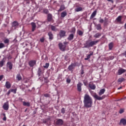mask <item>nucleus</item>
Instances as JSON below:
<instances>
[{
    "mask_svg": "<svg viewBox=\"0 0 126 126\" xmlns=\"http://www.w3.org/2000/svg\"><path fill=\"white\" fill-rule=\"evenodd\" d=\"M84 104L85 108H91L93 104V100L92 97L89 96V94H85L84 97Z\"/></svg>",
    "mask_w": 126,
    "mask_h": 126,
    "instance_id": "nucleus-1",
    "label": "nucleus"
},
{
    "mask_svg": "<svg viewBox=\"0 0 126 126\" xmlns=\"http://www.w3.org/2000/svg\"><path fill=\"white\" fill-rule=\"evenodd\" d=\"M99 40H94L93 41L92 39H89L86 41L85 43H84V48H91V47H93V46H95L97 45L98 43L99 42Z\"/></svg>",
    "mask_w": 126,
    "mask_h": 126,
    "instance_id": "nucleus-2",
    "label": "nucleus"
},
{
    "mask_svg": "<svg viewBox=\"0 0 126 126\" xmlns=\"http://www.w3.org/2000/svg\"><path fill=\"white\" fill-rule=\"evenodd\" d=\"M55 125L58 126H62L63 125V120L61 119H56V121L55 122Z\"/></svg>",
    "mask_w": 126,
    "mask_h": 126,
    "instance_id": "nucleus-3",
    "label": "nucleus"
},
{
    "mask_svg": "<svg viewBox=\"0 0 126 126\" xmlns=\"http://www.w3.org/2000/svg\"><path fill=\"white\" fill-rule=\"evenodd\" d=\"M59 47L61 51L64 52V51H65V48H66V45L63 44L62 43H60L59 44Z\"/></svg>",
    "mask_w": 126,
    "mask_h": 126,
    "instance_id": "nucleus-4",
    "label": "nucleus"
},
{
    "mask_svg": "<svg viewBox=\"0 0 126 126\" xmlns=\"http://www.w3.org/2000/svg\"><path fill=\"white\" fill-rule=\"evenodd\" d=\"M19 25V24H18V22L16 21H14L12 24V29L13 30H15L17 27H18Z\"/></svg>",
    "mask_w": 126,
    "mask_h": 126,
    "instance_id": "nucleus-5",
    "label": "nucleus"
},
{
    "mask_svg": "<svg viewBox=\"0 0 126 126\" xmlns=\"http://www.w3.org/2000/svg\"><path fill=\"white\" fill-rule=\"evenodd\" d=\"M75 63H72L68 67V69L70 71H72L73 69H74V67H75Z\"/></svg>",
    "mask_w": 126,
    "mask_h": 126,
    "instance_id": "nucleus-6",
    "label": "nucleus"
},
{
    "mask_svg": "<svg viewBox=\"0 0 126 126\" xmlns=\"http://www.w3.org/2000/svg\"><path fill=\"white\" fill-rule=\"evenodd\" d=\"M66 33V32H65V31H63V30L60 31L59 32V35L60 36V38H63V37H65Z\"/></svg>",
    "mask_w": 126,
    "mask_h": 126,
    "instance_id": "nucleus-7",
    "label": "nucleus"
},
{
    "mask_svg": "<svg viewBox=\"0 0 126 126\" xmlns=\"http://www.w3.org/2000/svg\"><path fill=\"white\" fill-rule=\"evenodd\" d=\"M9 108V105L8 102H5L3 105V108L5 111H7Z\"/></svg>",
    "mask_w": 126,
    "mask_h": 126,
    "instance_id": "nucleus-8",
    "label": "nucleus"
},
{
    "mask_svg": "<svg viewBox=\"0 0 126 126\" xmlns=\"http://www.w3.org/2000/svg\"><path fill=\"white\" fill-rule=\"evenodd\" d=\"M29 64L31 67H33L35 64H36V61L35 60H32L29 62Z\"/></svg>",
    "mask_w": 126,
    "mask_h": 126,
    "instance_id": "nucleus-9",
    "label": "nucleus"
},
{
    "mask_svg": "<svg viewBox=\"0 0 126 126\" xmlns=\"http://www.w3.org/2000/svg\"><path fill=\"white\" fill-rule=\"evenodd\" d=\"M83 85V84L80 82H79L77 85V90L79 92H81V87Z\"/></svg>",
    "mask_w": 126,
    "mask_h": 126,
    "instance_id": "nucleus-10",
    "label": "nucleus"
},
{
    "mask_svg": "<svg viewBox=\"0 0 126 126\" xmlns=\"http://www.w3.org/2000/svg\"><path fill=\"white\" fill-rule=\"evenodd\" d=\"M94 98H95V99H96V100H103V99H104L105 98V96H99L98 95H97L96 94H94Z\"/></svg>",
    "mask_w": 126,
    "mask_h": 126,
    "instance_id": "nucleus-11",
    "label": "nucleus"
},
{
    "mask_svg": "<svg viewBox=\"0 0 126 126\" xmlns=\"http://www.w3.org/2000/svg\"><path fill=\"white\" fill-rule=\"evenodd\" d=\"M122 124L123 126H126V119H125L124 118L121 119L119 123V125H122Z\"/></svg>",
    "mask_w": 126,
    "mask_h": 126,
    "instance_id": "nucleus-12",
    "label": "nucleus"
},
{
    "mask_svg": "<svg viewBox=\"0 0 126 126\" xmlns=\"http://www.w3.org/2000/svg\"><path fill=\"white\" fill-rule=\"evenodd\" d=\"M43 72V71L42 70V68L39 67L38 68V71H37V74L39 77L41 76L42 75Z\"/></svg>",
    "mask_w": 126,
    "mask_h": 126,
    "instance_id": "nucleus-13",
    "label": "nucleus"
},
{
    "mask_svg": "<svg viewBox=\"0 0 126 126\" xmlns=\"http://www.w3.org/2000/svg\"><path fill=\"white\" fill-rule=\"evenodd\" d=\"M31 25H32V32H34V31H35V29H36V24L34 22H32L31 23Z\"/></svg>",
    "mask_w": 126,
    "mask_h": 126,
    "instance_id": "nucleus-14",
    "label": "nucleus"
},
{
    "mask_svg": "<svg viewBox=\"0 0 126 126\" xmlns=\"http://www.w3.org/2000/svg\"><path fill=\"white\" fill-rule=\"evenodd\" d=\"M126 70L125 69H119L118 71V75H121V74H123L124 72H126Z\"/></svg>",
    "mask_w": 126,
    "mask_h": 126,
    "instance_id": "nucleus-15",
    "label": "nucleus"
},
{
    "mask_svg": "<svg viewBox=\"0 0 126 126\" xmlns=\"http://www.w3.org/2000/svg\"><path fill=\"white\" fill-rule=\"evenodd\" d=\"M48 35L49 36V39L50 41H52L54 39V34H53L52 32H49L48 33Z\"/></svg>",
    "mask_w": 126,
    "mask_h": 126,
    "instance_id": "nucleus-16",
    "label": "nucleus"
},
{
    "mask_svg": "<svg viewBox=\"0 0 126 126\" xmlns=\"http://www.w3.org/2000/svg\"><path fill=\"white\" fill-rule=\"evenodd\" d=\"M73 38H74V34L71 33L68 35L67 40L68 41H72V40H73Z\"/></svg>",
    "mask_w": 126,
    "mask_h": 126,
    "instance_id": "nucleus-17",
    "label": "nucleus"
},
{
    "mask_svg": "<svg viewBox=\"0 0 126 126\" xmlns=\"http://www.w3.org/2000/svg\"><path fill=\"white\" fill-rule=\"evenodd\" d=\"M89 87L91 89H92V90H95V89H96V86L93 84H89Z\"/></svg>",
    "mask_w": 126,
    "mask_h": 126,
    "instance_id": "nucleus-18",
    "label": "nucleus"
},
{
    "mask_svg": "<svg viewBox=\"0 0 126 126\" xmlns=\"http://www.w3.org/2000/svg\"><path fill=\"white\" fill-rule=\"evenodd\" d=\"M47 20L49 22L53 20V16L51 14H48L47 16Z\"/></svg>",
    "mask_w": 126,
    "mask_h": 126,
    "instance_id": "nucleus-19",
    "label": "nucleus"
},
{
    "mask_svg": "<svg viewBox=\"0 0 126 126\" xmlns=\"http://www.w3.org/2000/svg\"><path fill=\"white\" fill-rule=\"evenodd\" d=\"M82 10H83V9L82 8V7L80 6H78L76 8H75V11H76V12H79V11H82Z\"/></svg>",
    "mask_w": 126,
    "mask_h": 126,
    "instance_id": "nucleus-20",
    "label": "nucleus"
},
{
    "mask_svg": "<svg viewBox=\"0 0 126 126\" xmlns=\"http://www.w3.org/2000/svg\"><path fill=\"white\" fill-rule=\"evenodd\" d=\"M16 79L18 80V81H20V80L22 79V77H21V75L19 73L17 74Z\"/></svg>",
    "mask_w": 126,
    "mask_h": 126,
    "instance_id": "nucleus-21",
    "label": "nucleus"
},
{
    "mask_svg": "<svg viewBox=\"0 0 126 126\" xmlns=\"http://www.w3.org/2000/svg\"><path fill=\"white\" fill-rule=\"evenodd\" d=\"M96 14H97V10H94L92 14L90 19H92L94 17H95L96 16Z\"/></svg>",
    "mask_w": 126,
    "mask_h": 126,
    "instance_id": "nucleus-22",
    "label": "nucleus"
},
{
    "mask_svg": "<svg viewBox=\"0 0 126 126\" xmlns=\"http://www.w3.org/2000/svg\"><path fill=\"white\" fill-rule=\"evenodd\" d=\"M108 47H109V50H111L113 49V48H114V42H110L108 44Z\"/></svg>",
    "mask_w": 126,
    "mask_h": 126,
    "instance_id": "nucleus-23",
    "label": "nucleus"
},
{
    "mask_svg": "<svg viewBox=\"0 0 126 126\" xmlns=\"http://www.w3.org/2000/svg\"><path fill=\"white\" fill-rule=\"evenodd\" d=\"M5 87L6 88H7V89H9V88L11 87V85L10 84V83L8 81L6 82Z\"/></svg>",
    "mask_w": 126,
    "mask_h": 126,
    "instance_id": "nucleus-24",
    "label": "nucleus"
},
{
    "mask_svg": "<svg viewBox=\"0 0 126 126\" xmlns=\"http://www.w3.org/2000/svg\"><path fill=\"white\" fill-rule=\"evenodd\" d=\"M23 106H27V107H30L31 106L30 102H26V101L23 102Z\"/></svg>",
    "mask_w": 126,
    "mask_h": 126,
    "instance_id": "nucleus-25",
    "label": "nucleus"
},
{
    "mask_svg": "<svg viewBox=\"0 0 126 126\" xmlns=\"http://www.w3.org/2000/svg\"><path fill=\"white\" fill-rule=\"evenodd\" d=\"M64 9H65V6H64V5H62L60 6V8L59 9L58 12H61V11L64 10Z\"/></svg>",
    "mask_w": 126,
    "mask_h": 126,
    "instance_id": "nucleus-26",
    "label": "nucleus"
},
{
    "mask_svg": "<svg viewBox=\"0 0 126 126\" xmlns=\"http://www.w3.org/2000/svg\"><path fill=\"white\" fill-rule=\"evenodd\" d=\"M76 31V29H75V28L73 27L71 29V30L69 31L70 33H72L73 35L75 34V32Z\"/></svg>",
    "mask_w": 126,
    "mask_h": 126,
    "instance_id": "nucleus-27",
    "label": "nucleus"
},
{
    "mask_svg": "<svg viewBox=\"0 0 126 126\" xmlns=\"http://www.w3.org/2000/svg\"><path fill=\"white\" fill-rule=\"evenodd\" d=\"M105 91H106L105 89H102L100 90L99 91V92L98 93V94L99 95V96H101V95H103V94L104 93H105Z\"/></svg>",
    "mask_w": 126,
    "mask_h": 126,
    "instance_id": "nucleus-28",
    "label": "nucleus"
},
{
    "mask_svg": "<svg viewBox=\"0 0 126 126\" xmlns=\"http://www.w3.org/2000/svg\"><path fill=\"white\" fill-rule=\"evenodd\" d=\"M66 15H67V13H66V11H63L62 13H61V17L63 18L65 17Z\"/></svg>",
    "mask_w": 126,
    "mask_h": 126,
    "instance_id": "nucleus-29",
    "label": "nucleus"
},
{
    "mask_svg": "<svg viewBox=\"0 0 126 126\" xmlns=\"http://www.w3.org/2000/svg\"><path fill=\"white\" fill-rule=\"evenodd\" d=\"M101 35H102L101 34V33L97 32L95 35H94V38H99V37H101Z\"/></svg>",
    "mask_w": 126,
    "mask_h": 126,
    "instance_id": "nucleus-30",
    "label": "nucleus"
},
{
    "mask_svg": "<svg viewBox=\"0 0 126 126\" xmlns=\"http://www.w3.org/2000/svg\"><path fill=\"white\" fill-rule=\"evenodd\" d=\"M7 65H8V66L9 68V69H12V63H11V62H8L7 63Z\"/></svg>",
    "mask_w": 126,
    "mask_h": 126,
    "instance_id": "nucleus-31",
    "label": "nucleus"
},
{
    "mask_svg": "<svg viewBox=\"0 0 126 126\" xmlns=\"http://www.w3.org/2000/svg\"><path fill=\"white\" fill-rule=\"evenodd\" d=\"M42 13H44V14H49V10L44 8L43 9Z\"/></svg>",
    "mask_w": 126,
    "mask_h": 126,
    "instance_id": "nucleus-32",
    "label": "nucleus"
},
{
    "mask_svg": "<svg viewBox=\"0 0 126 126\" xmlns=\"http://www.w3.org/2000/svg\"><path fill=\"white\" fill-rule=\"evenodd\" d=\"M77 34H78V35H79V36H82L83 35V32L80 30H78L77 31Z\"/></svg>",
    "mask_w": 126,
    "mask_h": 126,
    "instance_id": "nucleus-33",
    "label": "nucleus"
},
{
    "mask_svg": "<svg viewBox=\"0 0 126 126\" xmlns=\"http://www.w3.org/2000/svg\"><path fill=\"white\" fill-rule=\"evenodd\" d=\"M123 81H125V78H124L123 77L120 78L118 80V82H119V83H122V82H123Z\"/></svg>",
    "mask_w": 126,
    "mask_h": 126,
    "instance_id": "nucleus-34",
    "label": "nucleus"
},
{
    "mask_svg": "<svg viewBox=\"0 0 126 126\" xmlns=\"http://www.w3.org/2000/svg\"><path fill=\"white\" fill-rule=\"evenodd\" d=\"M95 26L96 27L97 30H101L102 29V27H101L100 24H97L95 25Z\"/></svg>",
    "mask_w": 126,
    "mask_h": 126,
    "instance_id": "nucleus-35",
    "label": "nucleus"
},
{
    "mask_svg": "<svg viewBox=\"0 0 126 126\" xmlns=\"http://www.w3.org/2000/svg\"><path fill=\"white\" fill-rule=\"evenodd\" d=\"M116 20L118 22H122V16H119L116 19Z\"/></svg>",
    "mask_w": 126,
    "mask_h": 126,
    "instance_id": "nucleus-36",
    "label": "nucleus"
},
{
    "mask_svg": "<svg viewBox=\"0 0 126 126\" xmlns=\"http://www.w3.org/2000/svg\"><path fill=\"white\" fill-rule=\"evenodd\" d=\"M51 29L52 31H57V30L55 26H51Z\"/></svg>",
    "mask_w": 126,
    "mask_h": 126,
    "instance_id": "nucleus-37",
    "label": "nucleus"
},
{
    "mask_svg": "<svg viewBox=\"0 0 126 126\" xmlns=\"http://www.w3.org/2000/svg\"><path fill=\"white\" fill-rule=\"evenodd\" d=\"M49 66H50V63H46L45 64V65L43 66V67H44V68H48V67H49Z\"/></svg>",
    "mask_w": 126,
    "mask_h": 126,
    "instance_id": "nucleus-38",
    "label": "nucleus"
},
{
    "mask_svg": "<svg viewBox=\"0 0 126 126\" xmlns=\"http://www.w3.org/2000/svg\"><path fill=\"white\" fill-rule=\"evenodd\" d=\"M3 63H4V61L3 60L0 62V67H2V66H3Z\"/></svg>",
    "mask_w": 126,
    "mask_h": 126,
    "instance_id": "nucleus-39",
    "label": "nucleus"
},
{
    "mask_svg": "<svg viewBox=\"0 0 126 126\" xmlns=\"http://www.w3.org/2000/svg\"><path fill=\"white\" fill-rule=\"evenodd\" d=\"M44 96L46 97V98H50V97H51V95L49 94H45Z\"/></svg>",
    "mask_w": 126,
    "mask_h": 126,
    "instance_id": "nucleus-40",
    "label": "nucleus"
},
{
    "mask_svg": "<svg viewBox=\"0 0 126 126\" xmlns=\"http://www.w3.org/2000/svg\"><path fill=\"white\" fill-rule=\"evenodd\" d=\"M90 58H91V56L89 55H88L87 56V58H85V61H88V60H89V59H90Z\"/></svg>",
    "mask_w": 126,
    "mask_h": 126,
    "instance_id": "nucleus-41",
    "label": "nucleus"
},
{
    "mask_svg": "<svg viewBox=\"0 0 126 126\" xmlns=\"http://www.w3.org/2000/svg\"><path fill=\"white\" fill-rule=\"evenodd\" d=\"M2 48H4V44L2 43H0V49H2Z\"/></svg>",
    "mask_w": 126,
    "mask_h": 126,
    "instance_id": "nucleus-42",
    "label": "nucleus"
},
{
    "mask_svg": "<svg viewBox=\"0 0 126 126\" xmlns=\"http://www.w3.org/2000/svg\"><path fill=\"white\" fill-rule=\"evenodd\" d=\"M4 43L5 44H8V43H9V39H6L4 40Z\"/></svg>",
    "mask_w": 126,
    "mask_h": 126,
    "instance_id": "nucleus-43",
    "label": "nucleus"
},
{
    "mask_svg": "<svg viewBox=\"0 0 126 126\" xmlns=\"http://www.w3.org/2000/svg\"><path fill=\"white\" fill-rule=\"evenodd\" d=\"M40 42H41V43H44V42L45 41V38L44 37L41 38L40 39Z\"/></svg>",
    "mask_w": 126,
    "mask_h": 126,
    "instance_id": "nucleus-44",
    "label": "nucleus"
},
{
    "mask_svg": "<svg viewBox=\"0 0 126 126\" xmlns=\"http://www.w3.org/2000/svg\"><path fill=\"white\" fill-rule=\"evenodd\" d=\"M61 113L62 114H64V113H65V109H64V108H63L62 109H61Z\"/></svg>",
    "mask_w": 126,
    "mask_h": 126,
    "instance_id": "nucleus-45",
    "label": "nucleus"
},
{
    "mask_svg": "<svg viewBox=\"0 0 126 126\" xmlns=\"http://www.w3.org/2000/svg\"><path fill=\"white\" fill-rule=\"evenodd\" d=\"M11 92H13V93H14V94H16V89H11Z\"/></svg>",
    "mask_w": 126,
    "mask_h": 126,
    "instance_id": "nucleus-46",
    "label": "nucleus"
},
{
    "mask_svg": "<svg viewBox=\"0 0 126 126\" xmlns=\"http://www.w3.org/2000/svg\"><path fill=\"white\" fill-rule=\"evenodd\" d=\"M67 83H70V81H71V80H70V79H69V78H67L66 79V80Z\"/></svg>",
    "mask_w": 126,
    "mask_h": 126,
    "instance_id": "nucleus-47",
    "label": "nucleus"
},
{
    "mask_svg": "<svg viewBox=\"0 0 126 126\" xmlns=\"http://www.w3.org/2000/svg\"><path fill=\"white\" fill-rule=\"evenodd\" d=\"M49 120H50V119H45V120H43V124H47V123L48 122V121H49Z\"/></svg>",
    "mask_w": 126,
    "mask_h": 126,
    "instance_id": "nucleus-48",
    "label": "nucleus"
},
{
    "mask_svg": "<svg viewBox=\"0 0 126 126\" xmlns=\"http://www.w3.org/2000/svg\"><path fill=\"white\" fill-rule=\"evenodd\" d=\"M3 116H4L3 121H6V117H5V113H3Z\"/></svg>",
    "mask_w": 126,
    "mask_h": 126,
    "instance_id": "nucleus-49",
    "label": "nucleus"
},
{
    "mask_svg": "<svg viewBox=\"0 0 126 126\" xmlns=\"http://www.w3.org/2000/svg\"><path fill=\"white\" fill-rule=\"evenodd\" d=\"M125 111L123 109H121L119 111V114H123Z\"/></svg>",
    "mask_w": 126,
    "mask_h": 126,
    "instance_id": "nucleus-50",
    "label": "nucleus"
},
{
    "mask_svg": "<svg viewBox=\"0 0 126 126\" xmlns=\"http://www.w3.org/2000/svg\"><path fill=\"white\" fill-rule=\"evenodd\" d=\"M99 22V23H103V22H104V20L103 19H101V17H100Z\"/></svg>",
    "mask_w": 126,
    "mask_h": 126,
    "instance_id": "nucleus-51",
    "label": "nucleus"
},
{
    "mask_svg": "<svg viewBox=\"0 0 126 126\" xmlns=\"http://www.w3.org/2000/svg\"><path fill=\"white\" fill-rule=\"evenodd\" d=\"M81 74H84V70L83 69V68H82L81 69Z\"/></svg>",
    "mask_w": 126,
    "mask_h": 126,
    "instance_id": "nucleus-52",
    "label": "nucleus"
},
{
    "mask_svg": "<svg viewBox=\"0 0 126 126\" xmlns=\"http://www.w3.org/2000/svg\"><path fill=\"white\" fill-rule=\"evenodd\" d=\"M109 59L110 60H114V59H115V57L113 56H109Z\"/></svg>",
    "mask_w": 126,
    "mask_h": 126,
    "instance_id": "nucleus-53",
    "label": "nucleus"
},
{
    "mask_svg": "<svg viewBox=\"0 0 126 126\" xmlns=\"http://www.w3.org/2000/svg\"><path fill=\"white\" fill-rule=\"evenodd\" d=\"M2 78H3V75H0V81L2 80Z\"/></svg>",
    "mask_w": 126,
    "mask_h": 126,
    "instance_id": "nucleus-54",
    "label": "nucleus"
},
{
    "mask_svg": "<svg viewBox=\"0 0 126 126\" xmlns=\"http://www.w3.org/2000/svg\"><path fill=\"white\" fill-rule=\"evenodd\" d=\"M64 59L65 61H67L68 60V56H65Z\"/></svg>",
    "mask_w": 126,
    "mask_h": 126,
    "instance_id": "nucleus-55",
    "label": "nucleus"
},
{
    "mask_svg": "<svg viewBox=\"0 0 126 126\" xmlns=\"http://www.w3.org/2000/svg\"><path fill=\"white\" fill-rule=\"evenodd\" d=\"M11 92V90H9V91L7 93V95H8H8H9V94H10Z\"/></svg>",
    "mask_w": 126,
    "mask_h": 126,
    "instance_id": "nucleus-56",
    "label": "nucleus"
},
{
    "mask_svg": "<svg viewBox=\"0 0 126 126\" xmlns=\"http://www.w3.org/2000/svg\"><path fill=\"white\" fill-rule=\"evenodd\" d=\"M90 54H89V55L91 57V56H93V52H90Z\"/></svg>",
    "mask_w": 126,
    "mask_h": 126,
    "instance_id": "nucleus-57",
    "label": "nucleus"
},
{
    "mask_svg": "<svg viewBox=\"0 0 126 126\" xmlns=\"http://www.w3.org/2000/svg\"><path fill=\"white\" fill-rule=\"evenodd\" d=\"M122 55L123 56H125V57H126V51H125V52L123 53Z\"/></svg>",
    "mask_w": 126,
    "mask_h": 126,
    "instance_id": "nucleus-58",
    "label": "nucleus"
},
{
    "mask_svg": "<svg viewBox=\"0 0 126 126\" xmlns=\"http://www.w3.org/2000/svg\"><path fill=\"white\" fill-rule=\"evenodd\" d=\"M107 1H110V2H112V3H114V0H107Z\"/></svg>",
    "mask_w": 126,
    "mask_h": 126,
    "instance_id": "nucleus-59",
    "label": "nucleus"
},
{
    "mask_svg": "<svg viewBox=\"0 0 126 126\" xmlns=\"http://www.w3.org/2000/svg\"><path fill=\"white\" fill-rule=\"evenodd\" d=\"M26 1L27 3H30V1H29V0H26Z\"/></svg>",
    "mask_w": 126,
    "mask_h": 126,
    "instance_id": "nucleus-60",
    "label": "nucleus"
},
{
    "mask_svg": "<svg viewBox=\"0 0 126 126\" xmlns=\"http://www.w3.org/2000/svg\"><path fill=\"white\" fill-rule=\"evenodd\" d=\"M63 44L65 45V46H66V45L67 44V42L65 41L63 42Z\"/></svg>",
    "mask_w": 126,
    "mask_h": 126,
    "instance_id": "nucleus-61",
    "label": "nucleus"
},
{
    "mask_svg": "<svg viewBox=\"0 0 126 126\" xmlns=\"http://www.w3.org/2000/svg\"><path fill=\"white\" fill-rule=\"evenodd\" d=\"M8 59L9 60H10V59H11V56H9L8 57Z\"/></svg>",
    "mask_w": 126,
    "mask_h": 126,
    "instance_id": "nucleus-62",
    "label": "nucleus"
},
{
    "mask_svg": "<svg viewBox=\"0 0 126 126\" xmlns=\"http://www.w3.org/2000/svg\"><path fill=\"white\" fill-rule=\"evenodd\" d=\"M122 88H123V87H120L118 88V90H120V89H122Z\"/></svg>",
    "mask_w": 126,
    "mask_h": 126,
    "instance_id": "nucleus-63",
    "label": "nucleus"
},
{
    "mask_svg": "<svg viewBox=\"0 0 126 126\" xmlns=\"http://www.w3.org/2000/svg\"><path fill=\"white\" fill-rule=\"evenodd\" d=\"M124 28L125 29H126V23L124 25Z\"/></svg>",
    "mask_w": 126,
    "mask_h": 126,
    "instance_id": "nucleus-64",
    "label": "nucleus"
}]
</instances>
